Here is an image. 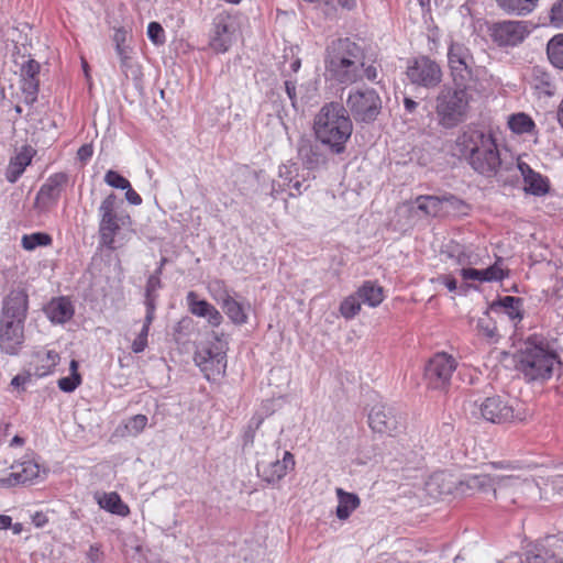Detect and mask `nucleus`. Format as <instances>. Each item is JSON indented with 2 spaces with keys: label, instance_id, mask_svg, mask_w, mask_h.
I'll return each mask as SVG.
<instances>
[{
  "label": "nucleus",
  "instance_id": "nucleus-1",
  "mask_svg": "<svg viewBox=\"0 0 563 563\" xmlns=\"http://www.w3.org/2000/svg\"><path fill=\"white\" fill-rule=\"evenodd\" d=\"M455 150L474 172L486 177H496L504 166L497 140L492 132L467 129L455 140Z\"/></svg>",
  "mask_w": 563,
  "mask_h": 563
},
{
  "label": "nucleus",
  "instance_id": "nucleus-2",
  "mask_svg": "<svg viewBox=\"0 0 563 563\" xmlns=\"http://www.w3.org/2000/svg\"><path fill=\"white\" fill-rule=\"evenodd\" d=\"M365 53L361 45L349 37H341L328 44L324 52V76L341 85L362 80Z\"/></svg>",
  "mask_w": 563,
  "mask_h": 563
},
{
  "label": "nucleus",
  "instance_id": "nucleus-3",
  "mask_svg": "<svg viewBox=\"0 0 563 563\" xmlns=\"http://www.w3.org/2000/svg\"><path fill=\"white\" fill-rule=\"evenodd\" d=\"M313 132L316 139L332 153H343L353 132V123L345 107L335 101L324 103L314 115Z\"/></svg>",
  "mask_w": 563,
  "mask_h": 563
},
{
  "label": "nucleus",
  "instance_id": "nucleus-4",
  "mask_svg": "<svg viewBox=\"0 0 563 563\" xmlns=\"http://www.w3.org/2000/svg\"><path fill=\"white\" fill-rule=\"evenodd\" d=\"M561 360L552 344L542 335H530L519 353L518 369L528 382L549 380Z\"/></svg>",
  "mask_w": 563,
  "mask_h": 563
},
{
  "label": "nucleus",
  "instance_id": "nucleus-5",
  "mask_svg": "<svg viewBox=\"0 0 563 563\" xmlns=\"http://www.w3.org/2000/svg\"><path fill=\"white\" fill-rule=\"evenodd\" d=\"M472 86L444 85L435 98V113L439 124L452 129L463 122L472 100Z\"/></svg>",
  "mask_w": 563,
  "mask_h": 563
},
{
  "label": "nucleus",
  "instance_id": "nucleus-6",
  "mask_svg": "<svg viewBox=\"0 0 563 563\" xmlns=\"http://www.w3.org/2000/svg\"><path fill=\"white\" fill-rule=\"evenodd\" d=\"M383 101L374 88H352L345 100V109L356 122L372 123L382 112Z\"/></svg>",
  "mask_w": 563,
  "mask_h": 563
},
{
  "label": "nucleus",
  "instance_id": "nucleus-7",
  "mask_svg": "<svg viewBox=\"0 0 563 563\" xmlns=\"http://www.w3.org/2000/svg\"><path fill=\"white\" fill-rule=\"evenodd\" d=\"M446 57L450 77L454 85L472 86V82L476 81L475 59L465 44L451 42Z\"/></svg>",
  "mask_w": 563,
  "mask_h": 563
},
{
  "label": "nucleus",
  "instance_id": "nucleus-8",
  "mask_svg": "<svg viewBox=\"0 0 563 563\" xmlns=\"http://www.w3.org/2000/svg\"><path fill=\"white\" fill-rule=\"evenodd\" d=\"M117 196L111 192L100 203L98 212L99 221V241L108 250H115V236L120 231L121 224H124L123 217H120L117 210Z\"/></svg>",
  "mask_w": 563,
  "mask_h": 563
},
{
  "label": "nucleus",
  "instance_id": "nucleus-9",
  "mask_svg": "<svg viewBox=\"0 0 563 563\" xmlns=\"http://www.w3.org/2000/svg\"><path fill=\"white\" fill-rule=\"evenodd\" d=\"M456 367L457 362L452 355L445 352L435 353L424 367V379L428 388L446 390Z\"/></svg>",
  "mask_w": 563,
  "mask_h": 563
},
{
  "label": "nucleus",
  "instance_id": "nucleus-10",
  "mask_svg": "<svg viewBox=\"0 0 563 563\" xmlns=\"http://www.w3.org/2000/svg\"><path fill=\"white\" fill-rule=\"evenodd\" d=\"M236 32L235 19L228 12L218 13L209 31V47L217 54L227 53L235 41Z\"/></svg>",
  "mask_w": 563,
  "mask_h": 563
},
{
  "label": "nucleus",
  "instance_id": "nucleus-11",
  "mask_svg": "<svg viewBox=\"0 0 563 563\" xmlns=\"http://www.w3.org/2000/svg\"><path fill=\"white\" fill-rule=\"evenodd\" d=\"M530 34L527 21L505 20L488 26V35L498 47H515Z\"/></svg>",
  "mask_w": 563,
  "mask_h": 563
},
{
  "label": "nucleus",
  "instance_id": "nucleus-12",
  "mask_svg": "<svg viewBox=\"0 0 563 563\" xmlns=\"http://www.w3.org/2000/svg\"><path fill=\"white\" fill-rule=\"evenodd\" d=\"M407 78L412 85L431 89L442 81L440 65L428 56H419L408 62Z\"/></svg>",
  "mask_w": 563,
  "mask_h": 563
},
{
  "label": "nucleus",
  "instance_id": "nucleus-13",
  "mask_svg": "<svg viewBox=\"0 0 563 563\" xmlns=\"http://www.w3.org/2000/svg\"><path fill=\"white\" fill-rule=\"evenodd\" d=\"M482 417L492 423L522 421L525 416L501 396L487 397L479 406Z\"/></svg>",
  "mask_w": 563,
  "mask_h": 563
},
{
  "label": "nucleus",
  "instance_id": "nucleus-14",
  "mask_svg": "<svg viewBox=\"0 0 563 563\" xmlns=\"http://www.w3.org/2000/svg\"><path fill=\"white\" fill-rule=\"evenodd\" d=\"M298 172L299 167L297 163L288 161L282 164L278 168V176L283 179V183L273 181L271 196L276 199L277 196L286 189L290 190V197L302 195V192L307 190L308 185H306L305 178L299 179Z\"/></svg>",
  "mask_w": 563,
  "mask_h": 563
},
{
  "label": "nucleus",
  "instance_id": "nucleus-15",
  "mask_svg": "<svg viewBox=\"0 0 563 563\" xmlns=\"http://www.w3.org/2000/svg\"><path fill=\"white\" fill-rule=\"evenodd\" d=\"M24 322L0 318V347L7 354L19 352L24 341Z\"/></svg>",
  "mask_w": 563,
  "mask_h": 563
},
{
  "label": "nucleus",
  "instance_id": "nucleus-16",
  "mask_svg": "<svg viewBox=\"0 0 563 563\" xmlns=\"http://www.w3.org/2000/svg\"><path fill=\"white\" fill-rule=\"evenodd\" d=\"M416 205L419 211L429 217H441L449 211L445 207L460 209L464 202L454 195L448 194L438 196H419L416 198Z\"/></svg>",
  "mask_w": 563,
  "mask_h": 563
},
{
  "label": "nucleus",
  "instance_id": "nucleus-17",
  "mask_svg": "<svg viewBox=\"0 0 563 563\" xmlns=\"http://www.w3.org/2000/svg\"><path fill=\"white\" fill-rule=\"evenodd\" d=\"M29 310V295L25 289H12L2 300L1 319L25 321Z\"/></svg>",
  "mask_w": 563,
  "mask_h": 563
},
{
  "label": "nucleus",
  "instance_id": "nucleus-18",
  "mask_svg": "<svg viewBox=\"0 0 563 563\" xmlns=\"http://www.w3.org/2000/svg\"><path fill=\"white\" fill-rule=\"evenodd\" d=\"M295 457L289 451H285L282 460H275L269 463H258L256 466L261 478L268 484L279 483L289 471L295 467Z\"/></svg>",
  "mask_w": 563,
  "mask_h": 563
},
{
  "label": "nucleus",
  "instance_id": "nucleus-19",
  "mask_svg": "<svg viewBox=\"0 0 563 563\" xmlns=\"http://www.w3.org/2000/svg\"><path fill=\"white\" fill-rule=\"evenodd\" d=\"M368 426L377 433L393 435L399 427V420L385 405H375L368 413Z\"/></svg>",
  "mask_w": 563,
  "mask_h": 563
},
{
  "label": "nucleus",
  "instance_id": "nucleus-20",
  "mask_svg": "<svg viewBox=\"0 0 563 563\" xmlns=\"http://www.w3.org/2000/svg\"><path fill=\"white\" fill-rule=\"evenodd\" d=\"M517 168L520 172L525 187L523 190L528 195L543 197L550 192L551 184L547 176L536 172L526 162L518 159Z\"/></svg>",
  "mask_w": 563,
  "mask_h": 563
},
{
  "label": "nucleus",
  "instance_id": "nucleus-21",
  "mask_svg": "<svg viewBox=\"0 0 563 563\" xmlns=\"http://www.w3.org/2000/svg\"><path fill=\"white\" fill-rule=\"evenodd\" d=\"M11 470V473L0 478V487L9 488L26 484L36 478L40 474L38 464L31 460L13 464Z\"/></svg>",
  "mask_w": 563,
  "mask_h": 563
},
{
  "label": "nucleus",
  "instance_id": "nucleus-22",
  "mask_svg": "<svg viewBox=\"0 0 563 563\" xmlns=\"http://www.w3.org/2000/svg\"><path fill=\"white\" fill-rule=\"evenodd\" d=\"M186 302L191 314L205 318L211 327L217 328L222 323L221 312L209 301L199 299L196 291L191 290L186 295Z\"/></svg>",
  "mask_w": 563,
  "mask_h": 563
},
{
  "label": "nucleus",
  "instance_id": "nucleus-23",
  "mask_svg": "<svg viewBox=\"0 0 563 563\" xmlns=\"http://www.w3.org/2000/svg\"><path fill=\"white\" fill-rule=\"evenodd\" d=\"M298 158L309 170H316L327 165L328 157L321 147L308 137H301L297 147Z\"/></svg>",
  "mask_w": 563,
  "mask_h": 563
},
{
  "label": "nucleus",
  "instance_id": "nucleus-24",
  "mask_svg": "<svg viewBox=\"0 0 563 563\" xmlns=\"http://www.w3.org/2000/svg\"><path fill=\"white\" fill-rule=\"evenodd\" d=\"M529 84L538 97H553L558 90L555 77L541 66L531 68Z\"/></svg>",
  "mask_w": 563,
  "mask_h": 563
},
{
  "label": "nucleus",
  "instance_id": "nucleus-25",
  "mask_svg": "<svg viewBox=\"0 0 563 563\" xmlns=\"http://www.w3.org/2000/svg\"><path fill=\"white\" fill-rule=\"evenodd\" d=\"M35 151L31 146H23L14 156L9 161L5 168V179L14 184L25 172L26 167L32 163Z\"/></svg>",
  "mask_w": 563,
  "mask_h": 563
},
{
  "label": "nucleus",
  "instance_id": "nucleus-26",
  "mask_svg": "<svg viewBox=\"0 0 563 563\" xmlns=\"http://www.w3.org/2000/svg\"><path fill=\"white\" fill-rule=\"evenodd\" d=\"M195 362L205 373L207 379L223 374L225 371L224 356L221 354H212L210 350L197 352Z\"/></svg>",
  "mask_w": 563,
  "mask_h": 563
},
{
  "label": "nucleus",
  "instance_id": "nucleus-27",
  "mask_svg": "<svg viewBox=\"0 0 563 563\" xmlns=\"http://www.w3.org/2000/svg\"><path fill=\"white\" fill-rule=\"evenodd\" d=\"M45 314L53 323H65L74 316V306L69 298H53L45 307Z\"/></svg>",
  "mask_w": 563,
  "mask_h": 563
},
{
  "label": "nucleus",
  "instance_id": "nucleus-28",
  "mask_svg": "<svg viewBox=\"0 0 563 563\" xmlns=\"http://www.w3.org/2000/svg\"><path fill=\"white\" fill-rule=\"evenodd\" d=\"M67 183V175L56 173L51 175L45 184L42 185L37 199L43 202H56L60 197L63 186Z\"/></svg>",
  "mask_w": 563,
  "mask_h": 563
},
{
  "label": "nucleus",
  "instance_id": "nucleus-29",
  "mask_svg": "<svg viewBox=\"0 0 563 563\" xmlns=\"http://www.w3.org/2000/svg\"><path fill=\"white\" fill-rule=\"evenodd\" d=\"M97 503L100 508L106 511L120 517H128L130 515L129 506L121 499L117 492L103 493L96 496Z\"/></svg>",
  "mask_w": 563,
  "mask_h": 563
},
{
  "label": "nucleus",
  "instance_id": "nucleus-30",
  "mask_svg": "<svg viewBox=\"0 0 563 563\" xmlns=\"http://www.w3.org/2000/svg\"><path fill=\"white\" fill-rule=\"evenodd\" d=\"M539 0H496L500 10L509 15L526 16L538 5Z\"/></svg>",
  "mask_w": 563,
  "mask_h": 563
},
{
  "label": "nucleus",
  "instance_id": "nucleus-31",
  "mask_svg": "<svg viewBox=\"0 0 563 563\" xmlns=\"http://www.w3.org/2000/svg\"><path fill=\"white\" fill-rule=\"evenodd\" d=\"M335 493L339 501L335 510L336 517L345 520L360 506V498L357 495L347 493L342 488H336Z\"/></svg>",
  "mask_w": 563,
  "mask_h": 563
},
{
  "label": "nucleus",
  "instance_id": "nucleus-32",
  "mask_svg": "<svg viewBox=\"0 0 563 563\" xmlns=\"http://www.w3.org/2000/svg\"><path fill=\"white\" fill-rule=\"evenodd\" d=\"M357 297L362 303L369 307H377L384 300V289L376 283L371 280L365 282L356 291Z\"/></svg>",
  "mask_w": 563,
  "mask_h": 563
},
{
  "label": "nucleus",
  "instance_id": "nucleus-33",
  "mask_svg": "<svg viewBox=\"0 0 563 563\" xmlns=\"http://www.w3.org/2000/svg\"><path fill=\"white\" fill-rule=\"evenodd\" d=\"M227 317L230 319L232 323L235 325H243L249 320V307L244 303L238 301L234 297H232L229 301L221 306Z\"/></svg>",
  "mask_w": 563,
  "mask_h": 563
},
{
  "label": "nucleus",
  "instance_id": "nucleus-34",
  "mask_svg": "<svg viewBox=\"0 0 563 563\" xmlns=\"http://www.w3.org/2000/svg\"><path fill=\"white\" fill-rule=\"evenodd\" d=\"M547 56L554 68L563 70V33L556 34L549 40Z\"/></svg>",
  "mask_w": 563,
  "mask_h": 563
},
{
  "label": "nucleus",
  "instance_id": "nucleus-35",
  "mask_svg": "<svg viewBox=\"0 0 563 563\" xmlns=\"http://www.w3.org/2000/svg\"><path fill=\"white\" fill-rule=\"evenodd\" d=\"M207 290L210 297L220 306L229 301L233 296V290L223 279L213 278L208 282Z\"/></svg>",
  "mask_w": 563,
  "mask_h": 563
},
{
  "label": "nucleus",
  "instance_id": "nucleus-36",
  "mask_svg": "<svg viewBox=\"0 0 563 563\" xmlns=\"http://www.w3.org/2000/svg\"><path fill=\"white\" fill-rule=\"evenodd\" d=\"M508 128L515 134H529L534 132L536 123L529 114L518 112L508 118Z\"/></svg>",
  "mask_w": 563,
  "mask_h": 563
},
{
  "label": "nucleus",
  "instance_id": "nucleus-37",
  "mask_svg": "<svg viewBox=\"0 0 563 563\" xmlns=\"http://www.w3.org/2000/svg\"><path fill=\"white\" fill-rule=\"evenodd\" d=\"M35 374L40 377L49 375L59 362V354L55 351L38 353L35 357Z\"/></svg>",
  "mask_w": 563,
  "mask_h": 563
},
{
  "label": "nucleus",
  "instance_id": "nucleus-38",
  "mask_svg": "<svg viewBox=\"0 0 563 563\" xmlns=\"http://www.w3.org/2000/svg\"><path fill=\"white\" fill-rule=\"evenodd\" d=\"M446 478L448 474L445 472L433 473L426 482L427 492L434 497L450 493L452 485L446 483Z\"/></svg>",
  "mask_w": 563,
  "mask_h": 563
},
{
  "label": "nucleus",
  "instance_id": "nucleus-39",
  "mask_svg": "<svg viewBox=\"0 0 563 563\" xmlns=\"http://www.w3.org/2000/svg\"><path fill=\"white\" fill-rule=\"evenodd\" d=\"M70 375L58 379V388L64 393H73L80 384L81 376L78 373V362L71 360L69 364Z\"/></svg>",
  "mask_w": 563,
  "mask_h": 563
},
{
  "label": "nucleus",
  "instance_id": "nucleus-40",
  "mask_svg": "<svg viewBox=\"0 0 563 563\" xmlns=\"http://www.w3.org/2000/svg\"><path fill=\"white\" fill-rule=\"evenodd\" d=\"M500 307L512 321H520L523 318L522 299L519 297L505 296L499 300Z\"/></svg>",
  "mask_w": 563,
  "mask_h": 563
},
{
  "label": "nucleus",
  "instance_id": "nucleus-41",
  "mask_svg": "<svg viewBox=\"0 0 563 563\" xmlns=\"http://www.w3.org/2000/svg\"><path fill=\"white\" fill-rule=\"evenodd\" d=\"M52 242V236L45 232L24 234L21 239L22 247L26 251H33L38 246H48Z\"/></svg>",
  "mask_w": 563,
  "mask_h": 563
},
{
  "label": "nucleus",
  "instance_id": "nucleus-42",
  "mask_svg": "<svg viewBox=\"0 0 563 563\" xmlns=\"http://www.w3.org/2000/svg\"><path fill=\"white\" fill-rule=\"evenodd\" d=\"M361 300L357 295H350L340 305V313L346 320L353 319L361 310Z\"/></svg>",
  "mask_w": 563,
  "mask_h": 563
},
{
  "label": "nucleus",
  "instance_id": "nucleus-43",
  "mask_svg": "<svg viewBox=\"0 0 563 563\" xmlns=\"http://www.w3.org/2000/svg\"><path fill=\"white\" fill-rule=\"evenodd\" d=\"M503 258L497 257L496 262L483 269L484 283L501 282L508 277V271L501 266Z\"/></svg>",
  "mask_w": 563,
  "mask_h": 563
},
{
  "label": "nucleus",
  "instance_id": "nucleus-44",
  "mask_svg": "<svg viewBox=\"0 0 563 563\" xmlns=\"http://www.w3.org/2000/svg\"><path fill=\"white\" fill-rule=\"evenodd\" d=\"M476 330L478 335L487 339L489 342L498 340L496 323L488 317L478 319Z\"/></svg>",
  "mask_w": 563,
  "mask_h": 563
},
{
  "label": "nucleus",
  "instance_id": "nucleus-45",
  "mask_svg": "<svg viewBox=\"0 0 563 563\" xmlns=\"http://www.w3.org/2000/svg\"><path fill=\"white\" fill-rule=\"evenodd\" d=\"M152 323H146V321L142 322V328L140 332L135 335V338L131 342V351L135 354L143 353L148 346V333Z\"/></svg>",
  "mask_w": 563,
  "mask_h": 563
},
{
  "label": "nucleus",
  "instance_id": "nucleus-46",
  "mask_svg": "<svg viewBox=\"0 0 563 563\" xmlns=\"http://www.w3.org/2000/svg\"><path fill=\"white\" fill-rule=\"evenodd\" d=\"M147 422L148 419L145 415L139 413L130 417L124 423L126 434L137 437L145 430Z\"/></svg>",
  "mask_w": 563,
  "mask_h": 563
},
{
  "label": "nucleus",
  "instance_id": "nucleus-47",
  "mask_svg": "<svg viewBox=\"0 0 563 563\" xmlns=\"http://www.w3.org/2000/svg\"><path fill=\"white\" fill-rule=\"evenodd\" d=\"M129 32L124 27L114 29L113 43L118 56L132 54L133 49L126 44Z\"/></svg>",
  "mask_w": 563,
  "mask_h": 563
},
{
  "label": "nucleus",
  "instance_id": "nucleus-48",
  "mask_svg": "<svg viewBox=\"0 0 563 563\" xmlns=\"http://www.w3.org/2000/svg\"><path fill=\"white\" fill-rule=\"evenodd\" d=\"M456 263L463 267L475 266L481 263L479 255L471 247H463L456 255Z\"/></svg>",
  "mask_w": 563,
  "mask_h": 563
},
{
  "label": "nucleus",
  "instance_id": "nucleus-49",
  "mask_svg": "<svg viewBox=\"0 0 563 563\" xmlns=\"http://www.w3.org/2000/svg\"><path fill=\"white\" fill-rule=\"evenodd\" d=\"M21 90L25 95L27 102L35 101L38 92V79L33 77H22Z\"/></svg>",
  "mask_w": 563,
  "mask_h": 563
},
{
  "label": "nucleus",
  "instance_id": "nucleus-50",
  "mask_svg": "<svg viewBox=\"0 0 563 563\" xmlns=\"http://www.w3.org/2000/svg\"><path fill=\"white\" fill-rule=\"evenodd\" d=\"M104 183L115 189H122L129 187L130 181L115 170H108L104 175Z\"/></svg>",
  "mask_w": 563,
  "mask_h": 563
},
{
  "label": "nucleus",
  "instance_id": "nucleus-51",
  "mask_svg": "<svg viewBox=\"0 0 563 563\" xmlns=\"http://www.w3.org/2000/svg\"><path fill=\"white\" fill-rule=\"evenodd\" d=\"M147 36L155 45L165 43V31L158 22H151L147 26Z\"/></svg>",
  "mask_w": 563,
  "mask_h": 563
},
{
  "label": "nucleus",
  "instance_id": "nucleus-52",
  "mask_svg": "<svg viewBox=\"0 0 563 563\" xmlns=\"http://www.w3.org/2000/svg\"><path fill=\"white\" fill-rule=\"evenodd\" d=\"M550 21L556 27H563V0H556L550 11Z\"/></svg>",
  "mask_w": 563,
  "mask_h": 563
},
{
  "label": "nucleus",
  "instance_id": "nucleus-53",
  "mask_svg": "<svg viewBox=\"0 0 563 563\" xmlns=\"http://www.w3.org/2000/svg\"><path fill=\"white\" fill-rule=\"evenodd\" d=\"M162 287L161 282V268H157L154 274H152L146 282L145 295L157 296V290Z\"/></svg>",
  "mask_w": 563,
  "mask_h": 563
},
{
  "label": "nucleus",
  "instance_id": "nucleus-54",
  "mask_svg": "<svg viewBox=\"0 0 563 563\" xmlns=\"http://www.w3.org/2000/svg\"><path fill=\"white\" fill-rule=\"evenodd\" d=\"M156 302H157V296L145 295V300H144L145 317H144L143 321H146V323H153V321L155 319Z\"/></svg>",
  "mask_w": 563,
  "mask_h": 563
},
{
  "label": "nucleus",
  "instance_id": "nucleus-55",
  "mask_svg": "<svg viewBox=\"0 0 563 563\" xmlns=\"http://www.w3.org/2000/svg\"><path fill=\"white\" fill-rule=\"evenodd\" d=\"M460 275L463 278V280H475L479 283H484V274L483 269H476L473 267H463L460 271Z\"/></svg>",
  "mask_w": 563,
  "mask_h": 563
},
{
  "label": "nucleus",
  "instance_id": "nucleus-56",
  "mask_svg": "<svg viewBox=\"0 0 563 563\" xmlns=\"http://www.w3.org/2000/svg\"><path fill=\"white\" fill-rule=\"evenodd\" d=\"M40 65L35 60H29L22 67V77L37 78Z\"/></svg>",
  "mask_w": 563,
  "mask_h": 563
},
{
  "label": "nucleus",
  "instance_id": "nucleus-57",
  "mask_svg": "<svg viewBox=\"0 0 563 563\" xmlns=\"http://www.w3.org/2000/svg\"><path fill=\"white\" fill-rule=\"evenodd\" d=\"M132 54H125L122 56H119L120 58V68L122 70V74L125 76V78L129 77V71L133 68V60H132Z\"/></svg>",
  "mask_w": 563,
  "mask_h": 563
},
{
  "label": "nucleus",
  "instance_id": "nucleus-58",
  "mask_svg": "<svg viewBox=\"0 0 563 563\" xmlns=\"http://www.w3.org/2000/svg\"><path fill=\"white\" fill-rule=\"evenodd\" d=\"M93 155V147L91 144H84L77 151V157L81 162H87Z\"/></svg>",
  "mask_w": 563,
  "mask_h": 563
},
{
  "label": "nucleus",
  "instance_id": "nucleus-59",
  "mask_svg": "<svg viewBox=\"0 0 563 563\" xmlns=\"http://www.w3.org/2000/svg\"><path fill=\"white\" fill-rule=\"evenodd\" d=\"M125 190V199L133 206H140L142 203L141 196L132 188L131 184Z\"/></svg>",
  "mask_w": 563,
  "mask_h": 563
},
{
  "label": "nucleus",
  "instance_id": "nucleus-60",
  "mask_svg": "<svg viewBox=\"0 0 563 563\" xmlns=\"http://www.w3.org/2000/svg\"><path fill=\"white\" fill-rule=\"evenodd\" d=\"M365 76L367 80L372 81V82H377V78H378V69L376 66L374 65H368V66H365L362 68V76Z\"/></svg>",
  "mask_w": 563,
  "mask_h": 563
},
{
  "label": "nucleus",
  "instance_id": "nucleus-61",
  "mask_svg": "<svg viewBox=\"0 0 563 563\" xmlns=\"http://www.w3.org/2000/svg\"><path fill=\"white\" fill-rule=\"evenodd\" d=\"M438 280L443 284L449 291H455L457 288L456 279L452 275H442L438 277Z\"/></svg>",
  "mask_w": 563,
  "mask_h": 563
},
{
  "label": "nucleus",
  "instance_id": "nucleus-62",
  "mask_svg": "<svg viewBox=\"0 0 563 563\" xmlns=\"http://www.w3.org/2000/svg\"><path fill=\"white\" fill-rule=\"evenodd\" d=\"M285 90H286L288 98L291 101V104L294 107H296V102H297L296 82L291 81V80H286L285 81Z\"/></svg>",
  "mask_w": 563,
  "mask_h": 563
},
{
  "label": "nucleus",
  "instance_id": "nucleus-63",
  "mask_svg": "<svg viewBox=\"0 0 563 563\" xmlns=\"http://www.w3.org/2000/svg\"><path fill=\"white\" fill-rule=\"evenodd\" d=\"M489 478L486 475H473L467 479L470 487H482L488 483Z\"/></svg>",
  "mask_w": 563,
  "mask_h": 563
},
{
  "label": "nucleus",
  "instance_id": "nucleus-64",
  "mask_svg": "<svg viewBox=\"0 0 563 563\" xmlns=\"http://www.w3.org/2000/svg\"><path fill=\"white\" fill-rule=\"evenodd\" d=\"M48 522V518L47 516L42 512V511H36L33 516H32V523L36 527V528H43L46 523Z\"/></svg>",
  "mask_w": 563,
  "mask_h": 563
}]
</instances>
